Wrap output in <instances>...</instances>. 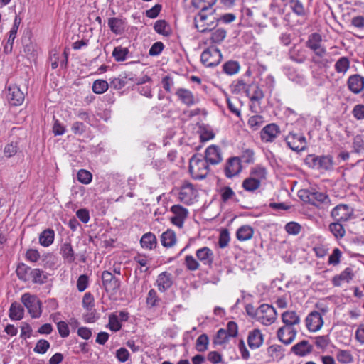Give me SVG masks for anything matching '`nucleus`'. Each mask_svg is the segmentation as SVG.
I'll return each instance as SVG.
<instances>
[{
    "label": "nucleus",
    "instance_id": "9",
    "mask_svg": "<svg viewBox=\"0 0 364 364\" xmlns=\"http://www.w3.org/2000/svg\"><path fill=\"white\" fill-rule=\"evenodd\" d=\"M285 140L288 146L293 151H304L306 147V138L301 133H294L291 132L286 136Z\"/></svg>",
    "mask_w": 364,
    "mask_h": 364
},
{
    "label": "nucleus",
    "instance_id": "55",
    "mask_svg": "<svg viewBox=\"0 0 364 364\" xmlns=\"http://www.w3.org/2000/svg\"><path fill=\"white\" fill-rule=\"evenodd\" d=\"M226 37V31L223 28H218L211 34V41L213 43H218L222 42Z\"/></svg>",
    "mask_w": 364,
    "mask_h": 364
},
{
    "label": "nucleus",
    "instance_id": "2",
    "mask_svg": "<svg viewBox=\"0 0 364 364\" xmlns=\"http://www.w3.org/2000/svg\"><path fill=\"white\" fill-rule=\"evenodd\" d=\"M189 171L195 179L205 178L209 171L208 163L201 154H194L189 161Z\"/></svg>",
    "mask_w": 364,
    "mask_h": 364
},
{
    "label": "nucleus",
    "instance_id": "33",
    "mask_svg": "<svg viewBox=\"0 0 364 364\" xmlns=\"http://www.w3.org/2000/svg\"><path fill=\"white\" fill-rule=\"evenodd\" d=\"M254 230L250 225H245L241 226L236 232V237L240 241H246L250 240L253 236Z\"/></svg>",
    "mask_w": 364,
    "mask_h": 364
},
{
    "label": "nucleus",
    "instance_id": "38",
    "mask_svg": "<svg viewBox=\"0 0 364 364\" xmlns=\"http://www.w3.org/2000/svg\"><path fill=\"white\" fill-rule=\"evenodd\" d=\"M260 185L261 182L259 181V179H256V178L250 176V177L243 181L242 186L245 191L253 192L258 189Z\"/></svg>",
    "mask_w": 364,
    "mask_h": 364
},
{
    "label": "nucleus",
    "instance_id": "47",
    "mask_svg": "<svg viewBox=\"0 0 364 364\" xmlns=\"http://www.w3.org/2000/svg\"><path fill=\"white\" fill-rule=\"evenodd\" d=\"M209 343L208 336L203 333L198 336L196 340V348L198 351L203 352L208 349Z\"/></svg>",
    "mask_w": 364,
    "mask_h": 364
},
{
    "label": "nucleus",
    "instance_id": "24",
    "mask_svg": "<svg viewBox=\"0 0 364 364\" xmlns=\"http://www.w3.org/2000/svg\"><path fill=\"white\" fill-rule=\"evenodd\" d=\"M348 85L353 93L358 94L364 88V77L360 75H352L348 78Z\"/></svg>",
    "mask_w": 364,
    "mask_h": 364
},
{
    "label": "nucleus",
    "instance_id": "4",
    "mask_svg": "<svg viewBox=\"0 0 364 364\" xmlns=\"http://www.w3.org/2000/svg\"><path fill=\"white\" fill-rule=\"evenodd\" d=\"M277 311L275 309L266 304L260 305L257 309L256 320L264 326H269L277 319Z\"/></svg>",
    "mask_w": 364,
    "mask_h": 364
},
{
    "label": "nucleus",
    "instance_id": "1",
    "mask_svg": "<svg viewBox=\"0 0 364 364\" xmlns=\"http://www.w3.org/2000/svg\"><path fill=\"white\" fill-rule=\"evenodd\" d=\"M203 0H193L192 4L195 7L200 8V11L194 18L195 26L198 31L204 33L211 31L217 26L218 17L210 8L216 0H208V6H200Z\"/></svg>",
    "mask_w": 364,
    "mask_h": 364
},
{
    "label": "nucleus",
    "instance_id": "46",
    "mask_svg": "<svg viewBox=\"0 0 364 364\" xmlns=\"http://www.w3.org/2000/svg\"><path fill=\"white\" fill-rule=\"evenodd\" d=\"M350 67V61L347 57L339 58L335 64V70L337 73H345Z\"/></svg>",
    "mask_w": 364,
    "mask_h": 364
},
{
    "label": "nucleus",
    "instance_id": "7",
    "mask_svg": "<svg viewBox=\"0 0 364 364\" xmlns=\"http://www.w3.org/2000/svg\"><path fill=\"white\" fill-rule=\"evenodd\" d=\"M222 60L220 50L215 46H210L200 55L201 63L208 68L218 65Z\"/></svg>",
    "mask_w": 364,
    "mask_h": 364
},
{
    "label": "nucleus",
    "instance_id": "8",
    "mask_svg": "<svg viewBox=\"0 0 364 364\" xmlns=\"http://www.w3.org/2000/svg\"><path fill=\"white\" fill-rule=\"evenodd\" d=\"M353 208L347 204H338L331 211V217L335 221L347 222L353 217Z\"/></svg>",
    "mask_w": 364,
    "mask_h": 364
},
{
    "label": "nucleus",
    "instance_id": "34",
    "mask_svg": "<svg viewBox=\"0 0 364 364\" xmlns=\"http://www.w3.org/2000/svg\"><path fill=\"white\" fill-rule=\"evenodd\" d=\"M54 237V231L51 229H46L41 233L39 242L43 247H48L53 242Z\"/></svg>",
    "mask_w": 364,
    "mask_h": 364
},
{
    "label": "nucleus",
    "instance_id": "50",
    "mask_svg": "<svg viewBox=\"0 0 364 364\" xmlns=\"http://www.w3.org/2000/svg\"><path fill=\"white\" fill-rule=\"evenodd\" d=\"M331 342L330 338L328 336H319L314 338V343L317 348L321 350L326 349Z\"/></svg>",
    "mask_w": 364,
    "mask_h": 364
},
{
    "label": "nucleus",
    "instance_id": "11",
    "mask_svg": "<svg viewBox=\"0 0 364 364\" xmlns=\"http://www.w3.org/2000/svg\"><path fill=\"white\" fill-rule=\"evenodd\" d=\"M321 43V36L318 33H314L309 36L306 45L316 55L323 57L326 54V49Z\"/></svg>",
    "mask_w": 364,
    "mask_h": 364
},
{
    "label": "nucleus",
    "instance_id": "5",
    "mask_svg": "<svg viewBox=\"0 0 364 364\" xmlns=\"http://www.w3.org/2000/svg\"><path fill=\"white\" fill-rule=\"evenodd\" d=\"M21 300L32 318H36L41 316V302L36 295L25 293L21 296Z\"/></svg>",
    "mask_w": 364,
    "mask_h": 364
},
{
    "label": "nucleus",
    "instance_id": "29",
    "mask_svg": "<svg viewBox=\"0 0 364 364\" xmlns=\"http://www.w3.org/2000/svg\"><path fill=\"white\" fill-rule=\"evenodd\" d=\"M336 358L341 364H351L354 362V357L348 350L337 349L336 350Z\"/></svg>",
    "mask_w": 364,
    "mask_h": 364
},
{
    "label": "nucleus",
    "instance_id": "26",
    "mask_svg": "<svg viewBox=\"0 0 364 364\" xmlns=\"http://www.w3.org/2000/svg\"><path fill=\"white\" fill-rule=\"evenodd\" d=\"M313 346L307 341H301L291 347V351L299 356H305L311 353Z\"/></svg>",
    "mask_w": 364,
    "mask_h": 364
},
{
    "label": "nucleus",
    "instance_id": "54",
    "mask_svg": "<svg viewBox=\"0 0 364 364\" xmlns=\"http://www.w3.org/2000/svg\"><path fill=\"white\" fill-rule=\"evenodd\" d=\"M49 348V342L45 339H41L37 342L33 350L37 353L44 354L47 352Z\"/></svg>",
    "mask_w": 364,
    "mask_h": 364
},
{
    "label": "nucleus",
    "instance_id": "12",
    "mask_svg": "<svg viewBox=\"0 0 364 364\" xmlns=\"http://www.w3.org/2000/svg\"><path fill=\"white\" fill-rule=\"evenodd\" d=\"M170 211L173 214L170 218L171 222L180 228H183L184 222L188 218V210L181 205H174L171 208Z\"/></svg>",
    "mask_w": 364,
    "mask_h": 364
},
{
    "label": "nucleus",
    "instance_id": "17",
    "mask_svg": "<svg viewBox=\"0 0 364 364\" xmlns=\"http://www.w3.org/2000/svg\"><path fill=\"white\" fill-rule=\"evenodd\" d=\"M102 284L107 291L116 292L120 287V282L109 271L102 273Z\"/></svg>",
    "mask_w": 364,
    "mask_h": 364
},
{
    "label": "nucleus",
    "instance_id": "20",
    "mask_svg": "<svg viewBox=\"0 0 364 364\" xmlns=\"http://www.w3.org/2000/svg\"><path fill=\"white\" fill-rule=\"evenodd\" d=\"M203 157L208 164L213 165L218 164L223 160L220 148L215 145H211L206 149Z\"/></svg>",
    "mask_w": 364,
    "mask_h": 364
},
{
    "label": "nucleus",
    "instance_id": "32",
    "mask_svg": "<svg viewBox=\"0 0 364 364\" xmlns=\"http://www.w3.org/2000/svg\"><path fill=\"white\" fill-rule=\"evenodd\" d=\"M108 26L112 32L116 35L122 34L124 31V22L119 18H110L108 20Z\"/></svg>",
    "mask_w": 364,
    "mask_h": 364
},
{
    "label": "nucleus",
    "instance_id": "36",
    "mask_svg": "<svg viewBox=\"0 0 364 364\" xmlns=\"http://www.w3.org/2000/svg\"><path fill=\"white\" fill-rule=\"evenodd\" d=\"M60 253L64 259H65L68 262L71 263L74 262L75 259L74 250L70 242H65L60 247Z\"/></svg>",
    "mask_w": 364,
    "mask_h": 364
},
{
    "label": "nucleus",
    "instance_id": "43",
    "mask_svg": "<svg viewBox=\"0 0 364 364\" xmlns=\"http://www.w3.org/2000/svg\"><path fill=\"white\" fill-rule=\"evenodd\" d=\"M231 338L227 331L224 328H220L218 331L217 334L214 338L213 343L215 345H223L228 342Z\"/></svg>",
    "mask_w": 364,
    "mask_h": 364
},
{
    "label": "nucleus",
    "instance_id": "39",
    "mask_svg": "<svg viewBox=\"0 0 364 364\" xmlns=\"http://www.w3.org/2000/svg\"><path fill=\"white\" fill-rule=\"evenodd\" d=\"M30 281L35 284H44L46 282L47 276L44 272L39 269H33L30 273Z\"/></svg>",
    "mask_w": 364,
    "mask_h": 364
},
{
    "label": "nucleus",
    "instance_id": "40",
    "mask_svg": "<svg viewBox=\"0 0 364 364\" xmlns=\"http://www.w3.org/2000/svg\"><path fill=\"white\" fill-rule=\"evenodd\" d=\"M223 69L227 75H233L239 72L240 65L237 61L229 60L223 64Z\"/></svg>",
    "mask_w": 364,
    "mask_h": 364
},
{
    "label": "nucleus",
    "instance_id": "48",
    "mask_svg": "<svg viewBox=\"0 0 364 364\" xmlns=\"http://www.w3.org/2000/svg\"><path fill=\"white\" fill-rule=\"evenodd\" d=\"M18 150V143L16 141H11L4 146L3 152L5 157L11 158L16 155Z\"/></svg>",
    "mask_w": 364,
    "mask_h": 364
},
{
    "label": "nucleus",
    "instance_id": "28",
    "mask_svg": "<svg viewBox=\"0 0 364 364\" xmlns=\"http://www.w3.org/2000/svg\"><path fill=\"white\" fill-rule=\"evenodd\" d=\"M284 326H293L300 323V317L294 311H287L282 314Z\"/></svg>",
    "mask_w": 364,
    "mask_h": 364
},
{
    "label": "nucleus",
    "instance_id": "16",
    "mask_svg": "<svg viewBox=\"0 0 364 364\" xmlns=\"http://www.w3.org/2000/svg\"><path fill=\"white\" fill-rule=\"evenodd\" d=\"M280 133V129L276 124L266 125L260 132V138L262 141L269 143L274 141Z\"/></svg>",
    "mask_w": 364,
    "mask_h": 364
},
{
    "label": "nucleus",
    "instance_id": "6",
    "mask_svg": "<svg viewBox=\"0 0 364 364\" xmlns=\"http://www.w3.org/2000/svg\"><path fill=\"white\" fill-rule=\"evenodd\" d=\"M306 164L312 168L330 170L333 166V159L330 156H316L310 154L306 158Z\"/></svg>",
    "mask_w": 364,
    "mask_h": 364
},
{
    "label": "nucleus",
    "instance_id": "22",
    "mask_svg": "<svg viewBox=\"0 0 364 364\" xmlns=\"http://www.w3.org/2000/svg\"><path fill=\"white\" fill-rule=\"evenodd\" d=\"M176 95L183 104L188 107L198 102V99L195 97L193 92L185 88H178L176 91Z\"/></svg>",
    "mask_w": 364,
    "mask_h": 364
},
{
    "label": "nucleus",
    "instance_id": "18",
    "mask_svg": "<svg viewBox=\"0 0 364 364\" xmlns=\"http://www.w3.org/2000/svg\"><path fill=\"white\" fill-rule=\"evenodd\" d=\"M242 169L240 160L238 157L230 158L225 167V175L227 178H231L240 173Z\"/></svg>",
    "mask_w": 364,
    "mask_h": 364
},
{
    "label": "nucleus",
    "instance_id": "41",
    "mask_svg": "<svg viewBox=\"0 0 364 364\" xmlns=\"http://www.w3.org/2000/svg\"><path fill=\"white\" fill-rule=\"evenodd\" d=\"M32 269L24 264H19L16 268L18 277L24 282L30 281V273Z\"/></svg>",
    "mask_w": 364,
    "mask_h": 364
},
{
    "label": "nucleus",
    "instance_id": "27",
    "mask_svg": "<svg viewBox=\"0 0 364 364\" xmlns=\"http://www.w3.org/2000/svg\"><path fill=\"white\" fill-rule=\"evenodd\" d=\"M177 242L176 233L172 230H167L164 232L161 235V245L167 248L173 247Z\"/></svg>",
    "mask_w": 364,
    "mask_h": 364
},
{
    "label": "nucleus",
    "instance_id": "61",
    "mask_svg": "<svg viewBox=\"0 0 364 364\" xmlns=\"http://www.w3.org/2000/svg\"><path fill=\"white\" fill-rule=\"evenodd\" d=\"M221 198L223 202H227L235 196V192L229 186H225L220 189Z\"/></svg>",
    "mask_w": 364,
    "mask_h": 364
},
{
    "label": "nucleus",
    "instance_id": "51",
    "mask_svg": "<svg viewBox=\"0 0 364 364\" xmlns=\"http://www.w3.org/2000/svg\"><path fill=\"white\" fill-rule=\"evenodd\" d=\"M186 268L190 271H196L200 267V262L192 255H186L184 260Z\"/></svg>",
    "mask_w": 364,
    "mask_h": 364
},
{
    "label": "nucleus",
    "instance_id": "30",
    "mask_svg": "<svg viewBox=\"0 0 364 364\" xmlns=\"http://www.w3.org/2000/svg\"><path fill=\"white\" fill-rule=\"evenodd\" d=\"M140 243L143 248L153 250L157 245V240L154 234L147 232L143 235L141 238Z\"/></svg>",
    "mask_w": 364,
    "mask_h": 364
},
{
    "label": "nucleus",
    "instance_id": "35",
    "mask_svg": "<svg viewBox=\"0 0 364 364\" xmlns=\"http://www.w3.org/2000/svg\"><path fill=\"white\" fill-rule=\"evenodd\" d=\"M23 315L24 309L22 306L17 302L12 303L9 309V317L11 319L21 320Z\"/></svg>",
    "mask_w": 364,
    "mask_h": 364
},
{
    "label": "nucleus",
    "instance_id": "37",
    "mask_svg": "<svg viewBox=\"0 0 364 364\" xmlns=\"http://www.w3.org/2000/svg\"><path fill=\"white\" fill-rule=\"evenodd\" d=\"M247 95L250 97L251 101H260L264 97V93L261 88L257 85L249 86L247 90Z\"/></svg>",
    "mask_w": 364,
    "mask_h": 364
},
{
    "label": "nucleus",
    "instance_id": "53",
    "mask_svg": "<svg viewBox=\"0 0 364 364\" xmlns=\"http://www.w3.org/2000/svg\"><path fill=\"white\" fill-rule=\"evenodd\" d=\"M264 123L263 117L260 115H254L248 119V125L253 130L258 129Z\"/></svg>",
    "mask_w": 364,
    "mask_h": 364
},
{
    "label": "nucleus",
    "instance_id": "13",
    "mask_svg": "<svg viewBox=\"0 0 364 364\" xmlns=\"http://www.w3.org/2000/svg\"><path fill=\"white\" fill-rule=\"evenodd\" d=\"M323 325L322 314L314 311H311L306 318V326L311 332L319 331Z\"/></svg>",
    "mask_w": 364,
    "mask_h": 364
},
{
    "label": "nucleus",
    "instance_id": "63",
    "mask_svg": "<svg viewBox=\"0 0 364 364\" xmlns=\"http://www.w3.org/2000/svg\"><path fill=\"white\" fill-rule=\"evenodd\" d=\"M291 7L294 13L297 15L302 16L304 14V9L302 4L298 0H289Z\"/></svg>",
    "mask_w": 364,
    "mask_h": 364
},
{
    "label": "nucleus",
    "instance_id": "57",
    "mask_svg": "<svg viewBox=\"0 0 364 364\" xmlns=\"http://www.w3.org/2000/svg\"><path fill=\"white\" fill-rule=\"evenodd\" d=\"M92 176L90 172L85 169H81L77 173V179L84 184H88L91 182Z\"/></svg>",
    "mask_w": 364,
    "mask_h": 364
},
{
    "label": "nucleus",
    "instance_id": "62",
    "mask_svg": "<svg viewBox=\"0 0 364 364\" xmlns=\"http://www.w3.org/2000/svg\"><path fill=\"white\" fill-rule=\"evenodd\" d=\"M164 46L163 43L158 41L154 43L149 50V55L151 56L159 55L164 50Z\"/></svg>",
    "mask_w": 364,
    "mask_h": 364
},
{
    "label": "nucleus",
    "instance_id": "60",
    "mask_svg": "<svg viewBox=\"0 0 364 364\" xmlns=\"http://www.w3.org/2000/svg\"><path fill=\"white\" fill-rule=\"evenodd\" d=\"M168 27L167 23L164 20L156 21L154 23V30L159 34L167 35L168 33L166 28Z\"/></svg>",
    "mask_w": 364,
    "mask_h": 364
},
{
    "label": "nucleus",
    "instance_id": "42",
    "mask_svg": "<svg viewBox=\"0 0 364 364\" xmlns=\"http://www.w3.org/2000/svg\"><path fill=\"white\" fill-rule=\"evenodd\" d=\"M21 21V19L18 16H16L14 21L13 26L9 31V36L8 38V43L10 44V50L12 49V46H13L14 39L16 37L17 31L19 28Z\"/></svg>",
    "mask_w": 364,
    "mask_h": 364
},
{
    "label": "nucleus",
    "instance_id": "14",
    "mask_svg": "<svg viewBox=\"0 0 364 364\" xmlns=\"http://www.w3.org/2000/svg\"><path fill=\"white\" fill-rule=\"evenodd\" d=\"M6 97L11 105L18 106L23 102L25 95L18 86L16 85H11L8 87Z\"/></svg>",
    "mask_w": 364,
    "mask_h": 364
},
{
    "label": "nucleus",
    "instance_id": "3",
    "mask_svg": "<svg viewBox=\"0 0 364 364\" xmlns=\"http://www.w3.org/2000/svg\"><path fill=\"white\" fill-rule=\"evenodd\" d=\"M298 196L302 201L317 207L321 204H328L330 202V199L327 195L316 191H310L308 189L300 190Z\"/></svg>",
    "mask_w": 364,
    "mask_h": 364
},
{
    "label": "nucleus",
    "instance_id": "21",
    "mask_svg": "<svg viewBox=\"0 0 364 364\" xmlns=\"http://www.w3.org/2000/svg\"><path fill=\"white\" fill-rule=\"evenodd\" d=\"M264 336L262 331L255 328L250 331L247 336V343L251 349L259 348L264 343Z\"/></svg>",
    "mask_w": 364,
    "mask_h": 364
},
{
    "label": "nucleus",
    "instance_id": "58",
    "mask_svg": "<svg viewBox=\"0 0 364 364\" xmlns=\"http://www.w3.org/2000/svg\"><path fill=\"white\" fill-rule=\"evenodd\" d=\"M285 230L290 235H298L301 229V225L296 222H289L286 224Z\"/></svg>",
    "mask_w": 364,
    "mask_h": 364
},
{
    "label": "nucleus",
    "instance_id": "49",
    "mask_svg": "<svg viewBox=\"0 0 364 364\" xmlns=\"http://www.w3.org/2000/svg\"><path fill=\"white\" fill-rule=\"evenodd\" d=\"M108 83L106 80H97L93 82L92 90L95 93L102 94L108 89Z\"/></svg>",
    "mask_w": 364,
    "mask_h": 364
},
{
    "label": "nucleus",
    "instance_id": "23",
    "mask_svg": "<svg viewBox=\"0 0 364 364\" xmlns=\"http://www.w3.org/2000/svg\"><path fill=\"white\" fill-rule=\"evenodd\" d=\"M173 283V276L171 273L164 272L161 273L156 279L158 289L160 291L164 292L168 289Z\"/></svg>",
    "mask_w": 364,
    "mask_h": 364
},
{
    "label": "nucleus",
    "instance_id": "19",
    "mask_svg": "<svg viewBox=\"0 0 364 364\" xmlns=\"http://www.w3.org/2000/svg\"><path fill=\"white\" fill-rule=\"evenodd\" d=\"M197 259L202 264L211 267L214 260V253L211 249L208 247L199 248L196 252Z\"/></svg>",
    "mask_w": 364,
    "mask_h": 364
},
{
    "label": "nucleus",
    "instance_id": "31",
    "mask_svg": "<svg viewBox=\"0 0 364 364\" xmlns=\"http://www.w3.org/2000/svg\"><path fill=\"white\" fill-rule=\"evenodd\" d=\"M343 222L335 221L330 223L328 230L332 233L336 239H341L346 235V230L342 225Z\"/></svg>",
    "mask_w": 364,
    "mask_h": 364
},
{
    "label": "nucleus",
    "instance_id": "44",
    "mask_svg": "<svg viewBox=\"0 0 364 364\" xmlns=\"http://www.w3.org/2000/svg\"><path fill=\"white\" fill-rule=\"evenodd\" d=\"M128 53L129 50L127 48L117 46L114 48L112 56L114 58L116 61L120 62L126 60Z\"/></svg>",
    "mask_w": 364,
    "mask_h": 364
},
{
    "label": "nucleus",
    "instance_id": "15",
    "mask_svg": "<svg viewBox=\"0 0 364 364\" xmlns=\"http://www.w3.org/2000/svg\"><path fill=\"white\" fill-rule=\"evenodd\" d=\"M277 334L282 343L289 345L294 341L297 331L293 326H282L278 329Z\"/></svg>",
    "mask_w": 364,
    "mask_h": 364
},
{
    "label": "nucleus",
    "instance_id": "52",
    "mask_svg": "<svg viewBox=\"0 0 364 364\" xmlns=\"http://www.w3.org/2000/svg\"><path fill=\"white\" fill-rule=\"evenodd\" d=\"M121 321L119 320V317L117 314H112L109 316V328L112 331H118L122 328Z\"/></svg>",
    "mask_w": 364,
    "mask_h": 364
},
{
    "label": "nucleus",
    "instance_id": "10",
    "mask_svg": "<svg viewBox=\"0 0 364 364\" xmlns=\"http://www.w3.org/2000/svg\"><path fill=\"white\" fill-rule=\"evenodd\" d=\"M198 196V191L193 184L184 183L178 192V199L180 201L190 205L193 203Z\"/></svg>",
    "mask_w": 364,
    "mask_h": 364
},
{
    "label": "nucleus",
    "instance_id": "59",
    "mask_svg": "<svg viewBox=\"0 0 364 364\" xmlns=\"http://www.w3.org/2000/svg\"><path fill=\"white\" fill-rule=\"evenodd\" d=\"M230 242V234L228 230H223L220 233L218 245L220 248H225Z\"/></svg>",
    "mask_w": 364,
    "mask_h": 364
},
{
    "label": "nucleus",
    "instance_id": "25",
    "mask_svg": "<svg viewBox=\"0 0 364 364\" xmlns=\"http://www.w3.org/2000/svg\"><path fill=\"white\" fill-rule=\"evenodd\" d=\"M354 274L351 268H346L340 274L336 275L332 279L335 287H340L343 282H349L353 279Z\"/></svg>",
    "mask_w": 364,
    "mask_h": 364
},
{
    "label": "nucleus",
    "instance_id": "56",
    "mask_svg": "<svg viewBox=\"0 0 364 364\" xmlns=\"http://www.w3.org/2000/svg\"><path fill=\"white\" fill-rule=\"evenodd\" d=\"M267 175L266 169L264 168L257 166L251 170L250 176L259 179V181L265 179Z\"/></svg>",
    "mask_w": 364,
    "mask_h": 364
},
{
    "label": "nucleus",
    "instance_id": "45",
    "mask_svg": "<svg viewBox=\"0 0 364 364\" xmlns=\"http://www.w3.org/2000/svg\"><path fill=\"white\" fill-rule=\"evenodd\" d=\"M267 353L274 359H281L284 355V348L279 345H272L267 348Z\"/></svg>",
    "mask_w": 364,
    "mask_h": 364
},
{
    "label": "nucleus",
    "instance_id": "64",
    "mask_svg": "<svg viewBox=\"0 0 364 364\" xmlns=\"http://www.w3.org/2000/svg\"><path fill=\"white\" fill-rule=\"evenodd\" d=\"M353 115L358 120H362L364 119V105H357L353 109Z\"/></svg>",
    "mask_w": 364,
    "mask_h": 364
}]
</instances>
